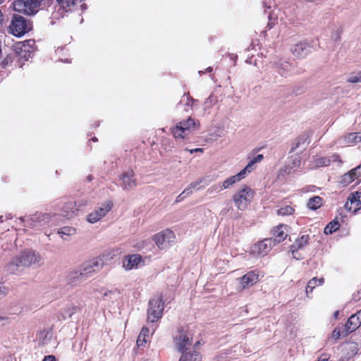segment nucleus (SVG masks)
I'll use <instances>...</instances> for the list:
<instances>
[{
  "label": "nucleus",
  "instance_id": "4be33fe9",
  "mask_svg": "<svg viewBox=\"0 0 361 361\" xmlns=\"http://www.w3.org/2000/svg\"><path fill=\"white\" fill-rule=\"evenodd\" d=\"M240 279L242 288H245L255 284L259 281V274L255 271H250Z\"/></svg>",
  "mask_w": 361,
  "mask_h": 361
},
{
  "label": "nucleus",
  "instance_id": "e433bc0d",
  "mask_svg": "<svg viewBox=\"0 0 361 361\" xmlns=\"http://www.w3.org/2000/svg\"><path fill=\"white\" fill-rule=\"evenodd\" d=\"M340 225L337 220H334L331 221L324 228V233L331 234L334 231H337L339 228Z\"/></svg>",
  "mask_w": 361,
  "mask_h": 361
},
{
  "label": "nucleus",
  "instance_id": "ea45409f",
  "mask_svg": "<svg viewBox=\"0 0 361 361\" xmlns=\"http://www.w3.org/2000/svg\"><path fill=\"white\" fill-rule=\"evenodd\" d=\"M347 81L350 83L361 82V71L350 74L348 78Z\"/></svg>",
  "mask_w": 361,
  "mask_h": 361
},
{
  "label": "nucleus",
  "instance_id": "72a5a7b5",
  "mask_svg": "<svg viewBox=\"0 0 361 361\" xmlns=\"http://www.w3.org/2000/svg\"><path fill=\"white\" fill-rule=\"evenodd\" d=\"M263 159V155L262 154H258L255 157H254L247 164V166L243 169V171L247 175V173H250L253 169H254V165L256 163L260 162Z\"/></svg>",
  "mask_w": 361,
  "mask_h": 361
},
{
  "label": "nucleus",
  "instance_id": "09e8293b",
  "mask_svg": "<svg viewBox=\"0 0 361 361\" xmlns=\"http://www.w3.org/2000/svg\"><path fill=\"white\" fill-rule=\"evenodd\" d=\"M185 150L190 152V154H193L195 152H203V149L202 148H195V149H189L188 148H185Z\"/></svg>",
  "mask_w": 361,
  "mask_h": 361
},
{
  "label": "nucleus",
  "instance_id": "1a4fd4ad",
  "mask_svg": "<svg viewBox=\"0 0 361 361\" xmlns=\"http://www.w3.org/2000/svg\"><path fill=\"white\" fill-rule=\"evenodd\" d=\"M175 238L174 233L169 229H166L156 234L153 240L159 249H166L170 246L171 243L174 242Z\"/></svg>",
  "mask_w": 361,
  "mask_h": 361
},
{
  "label": "nucleus",
  "instance_id": "4468645a",
  "mask_svg": "<svg viewBox=\"0 0 361 361\" xmlns=\"http://www.w3.org/2000/svg\"><path fill=\"white\" fill-rule=\"evenodd\" d=\"M301 159L299 156H292L287 165L282 168L279 172V178H284L287 174L295 171L300 165Z\"/></svg>",
  "mask_w": 361,
  "mask_h": 361
},
{
  "label": "nucleus",
  "instance_id": "7ed1b4c3",
  "mask_svg": "<svg viewBox=\"0 0 361 361\" xmlns=\"http://www.w3.org/2000/svg\"><path fill=\"white\" fill-rule=\"evenodd\" d=\"M51 218L52 216L49 214L36 213L29 216L27 219L20 217V220L25 222L26 226L39 230L49 225V222L51 221Z\"/></svg>",
  "mask_w": 361,
  "mask_h": 361
},
{
  "label": "nucleus",
  "instance_id": "20e7f679",
  "mask_svg": "<svg viewBox=\"0 0 361 361\" xmlns=\"http://www.w3.org/2000/svg\"><path fill=\"white\" fill-rule=\"evenodd\" d=\"M255 192L247 185H243L233 196V201L240 210H244L251 202Z\"/></svg>",
  "mask_w": 361,
  "mask_h": 361
},
{
  "label": "nucleus",
  "instance_id": "393cba45",
  "mask_svg": "<svg viewBox=\"0 0 361 361\" xmlns=\"http://www.w3.org/2000/svg\"><path fill=\"white\" fill-rule=\"evenodd\" d=\"M343 143L346 145H356L361 142V132L350 133L342 137Z\"/></svg>",
  "mask_w": 361,
  "mask_h": 361
},
{
  "label": "nucleus",
  "instance_id": "58836bf2",
  "mask_svg": "<svg viewBox=\"0 0 361 361\" xmlns=\"http://www.w3.org/2000/svg\"><path fill=\"white\" fill-rule=\"evenodd\" d=\"M231 353H233V356L240 355L245 353V350L241 344H236L231 350Z\"/></svg>",
  "mask_w": 361,
  "mask_h": 361
},
{
  "label": "nucleus",
  "instance_id": "a211bd4d",
  "mask_svg": "<svg viewBox=\"0 0 361 361\" xmlns=\"http://www.w3.org/2000/svg\"><path fill=\"white\" fill-rule=\"evenodd\" d=\"M142 266H144V261L140 255L128 256L123 261V267L126 270L137 269Z\"/></svg>",
  "mask_w": 361,
  "mask_h": 361
},
{
  "label": "nucleus",
  "instance_id": "cd10ccee",
  "mask_svg": "<svg viewBox=\"0 0 361 361\" xmlns=\"http://www.w3.org/2000/svg\"><path fill=\"white\" fill-rule=\"evenodd\" d=\"M274 238L272 239L274 240V243L275 245L283 241L287 236V235L284 232V228L283 226L276 227L274 229Z\"/></svg>",
  "mask_w": 361,
  "mask_h": 361
},
{
  "label": "nucleus",
  "instance_id": "79ce46f5",
  "mask_svg": "<svg viewBox=\"0 0 361 361\" xmlns=\"http://www.w3.org/2000/svg\"><path fill=\"white\" fill-rule=\"evenodd\" d=\"M309 240V235H302L300 238H298L295 241V246L298 247V248L300 249L302 248L305 245H306Z\"/></svg>",
  "mask_w": 361,
  "mask_h": 361
},
{
  "label": "nucleus",
  "instance_id": "13d9d810",
  "mask_svg": "<svg viewBox=\"0 0 361 361\" xmlns=\"http://www.w3.org/2000/svg\"><path fill=\"white\" fill-rule=\"evenodd\" d=\"M295 252H296V251H295V250H293V251H292V254H293V257H294V258L298 259V258H297V257H296V256H295Z\"/></svg>",
  "mask_w": 361,
  "mask_h": 361
},
{
  "label": "nucleus",
  "instance_id": "c756f323",
  "mask_svg": "<svg viewBox=\"0 0 361 361\" xmlns=\"http://www.w3.org/2000/svg\"><path fill=\"white\" fill-rule=\"evenodd\" d=\"M324 279L320 278L317 279L316 277L312 278L311 280L309 281L307 283V287H306V295L307 297H309V293L312 292L313 289L317 286L323 284L324 283Z\"/></svg>",
  "mask_w": 361,
  "mask_h": 361
},
{
  "label": "nucleus",
  "instance_id": "e2e57ef3",
  "mask_svg": "<svg viewBox=\"0 0 361 361\" xmlns=\"http://www.w3.org/2000/svg\"><path fill=\"white\" fill-rule=\"evenodd\" d=\"M207 71H212V68H209L207 69Z\"/></svg>",
  "mask_w": 361,
  "mask_h": 361
},
{
  "label": "nucleus",
  "instance_id": "6e6552de",
  "mask_svg": "<svg viewBox=\"0 0 361 361\" xmlns=\"http://www.w3.org/2000/svg\"><path fill=\"white\" fill-rule=\"evenodd\" d=\"M21 261L22 259L18 254L13 256L5 264L4 271L8 274H13L16 276L23 274L26 268Z\"/></svg>",
  "mask_w": 361,
  "mask_h": 361
},
{
  "label": "nucleus",
  "instance_id": "c85d7f7f",
  "mask_svg": "<svg viewBox=\"0 0 361 361\" xmlns=\"http://www.w3.org/2000/svg\"><path fill=\"white\" fill-rule=\"evenodd\" d=\"M57 233L63 239L67 240L65 236H71L76 233V229L71 226H63L57 231Z\"/></svg>",
  "mask_w": 361,
  "mask_h": 361
},
{
  "label": "nucleus",
  "instance_id": "2f4dec72",
  "mask_svg": "<svg viewBox=\"0 0 361 361\" xmlns=\"http://www.w3.org/2000/svg\"><path fill=\"white\" fill-rule=\"evenodd\" d=\"M149 338V329L146 327H143L137 339V345L138 346H144Z\"/></svg>",
  "mask_w": 361,
  "mask_h": 361
},
{
  "label": "nucleus",
  "instance_id": "a878e982",
  "mask_svg": "<svg viewBox=\"0 0 361 361\" xmlns=\"http://www.w3.org/2000/svg\"><path fill=\"white\" fill-rule=\"evenodd\" d=\"M276 67L279 69L280 74L283 76L291 74V65L288 61H279L276 63Z\"/></svg>",
  "mask_w": 361,
  "mask_h": 361
},
{
  "label": "nucleus",
  "instance_id": "f03ea898",
  "mask_svg": "<svg viewBox=\"0 0 361 361\" xmlns=\"http://www.w3.org/2000/svg\"><path fill=\"white\" fill-rule=\"evenodd\" d=\"M42 0H16L13 3L15 11L27 15L33 16L39 10Z\"/></svg>",
  "mask_w": 361,
  "mask_h": 361
},
{
  "label": "nucleus",
  "instance_id": "f8f14e48",
  "mask_svg": "<svg viewBox=\"0 0 361 361\" xmlns=\"http://www.w3.org/2000/svg\"><path fill=\"white\" fill-rule=\"evenodd\" d=\"M344 208L353 214L361 209V192L351 193L345 204Z\"/></svg>",
  "mask_w": 361,
  "mask_h": 361
},
{
  "label": "nucleus",
  "instance_id": "37998d69",
  "mask_svg": "<svg viewBox=\"0 0 361 361\" xmlns=\"http://www.w3.org/2000/svg\"><path fill=\"white\" fill-rule=\"evenodd\" d=\"M199 182H193L191 183L183 192L182 195H185L186 196L192 194L193 189H195L198 185Z\"/></svg>",
  "mask_w": 361,
  "mask_h": 361
},
{
  "label": "nucleus",
  "instance_id": "b1692460",
  "mask_svg": "<svg viewBox=\"0 0 361 361\" xmlns=\"http://www.w3.org/2000/svg\"><path fill=\"white\" fill-rule=\"evenodd\" d=\"M246 176L245 173L241 170L238 173L228 177L222 183L223 189H227L233 185L235 183L240 181Z\"/></svg>",
  "mask_w": 361,
  "mask_h": 361
},
{
  "label": "nucleus",
  "instance_id": "f257e3e1",
  "mask_svg": "<svg viewBox=\"0 0 361 361\" xmlns=\"http://www.w3.org/2000/svg\"><path fill=\"white\" fill-rule=\"evenodd\" d=\"M23 264L25 268H39L44 264V258L42 255L35 250L25 249L19 254Z\"/></svg>",
  "mask_w": 361,
  "mask_h": 361
},
{
  "label": "nucleus",
  "instance_id": "603ef678",
  "mask_svg": "<svg viewBox=\"0 0 361 361\" xmlns=\"http://www.w3.org/2000/svg\"><path fill=\"white\" fill-rule=\"evenodd\" d=\"M214 102V99L212 98V97H209V98H207V99L205 101V106L207 107H209L210 106V105L212 104V103Z\"/></svg>",
  "mask_w": 361,
  "mask_h": 361
},
{
  "label": "nucleus",
  "instance_id": "5701e85b",
  "mask_svg": "<svg viewBox=\"0 0 361 361\" xmlns=\"http://www.w3.org/2000/svg\"><path fill=\"white\" fill-rule=\"evenodd\" d=\"M80 210V206H78L76 202H68L64 204L62 208L63 216L68 219H71L78 214Z\"/></svg>",
  "mask_w": 361,
  "mask_h": 361
},
{
  "label": "nucleus",
  "instance_id": "4c0bfd02",
  "mask_svg": "<svg viewBox=\"0 0 361 361\" xmlns=\"http://www.w3.org/2000/svg\"><path fill=\"white\" fill-rule=\"evenodd\" d=\"M314 166L322 167L324 166H328L330 163V160L326 157H314Z\"/></svg>",
  "mask_w": 361,
  "mask_h": 361
},
{
  "label": "nucleus",
  "instance_id": "49530a36",
  "mask_svg": "<svg viewBox=\"0 0 361 361\" xmlns=\"http://www.w3.org/2000/svg\"><path fill=\"white\" fill-rule=\"evenodd\" d=\"M8 293V288L0 283V298L6 296Z\"/></svg>",
  "mask_w": 361,
  "mask_h": 361
},
{
  "label": "nucleus",
  "instance_id": "f704fd0d",
  "mask_svg": "<svg viewBox=\"0 0 361 361\" xmlns=\"http://www.w3.org/2000/svg\"><path fill=\"white\" fill-rule=\"evenodd\" d=\"M34 44L35 42L33 40L25 42L20 47V56L26 58L27 54L30 56V52L31 51L30 49Z\"/></svg>",
  "mask_w": 361,
  "mask_h": 361
},
{
  "label": "nucleus",
  "instance_id": "c03bdc74",
  "mask_svg": "<svg viewBox=\"0 0 361 361\" xmlns=\"http://www.w3.org/2000/svg\"><path fill=\"white\" fill-rule=\"evenodd\" d=\"M77 310L78 307L76 306H72L71 307L65 309L63 313V317L64 318L71 317L75 312H76Z\"/></svg>",
  "mask_w": 361,
  "mask_h": 361
},
{
  "label": "nucleus",
  "instance_id": "3c124183",
  "mask_svg": "<svg viewBox=\"0 0 361 361\" xmlns=\"http://www.w3.org/2000/svg\"><path fill=\"white\" fill-rule=\"evenodd\" d=\"M305 140L300 139V140H298V142H297V144H296L295 147H293V148L291 149V151H293V150H295L296 148L299 147V146L301 145V143H302V145H304V144H305Z\"/></svg>",
  "mask_w": 361,
  "mask_h": 361
},
{
  "label": "nucleus",
  "instance_id": "bf43d9fd",
  "mask_svg": "<svg viewBox=\"0 0 361 361\" xmlns=\"http://www.w3.org/2000/svg\"><path fill=\"white\" fill-rule=\"evenodd\" d=\"M111 291L106 292V293H104V296H107L109 294H111Z\"/></svg>",
  "mask_w": 361,
  "mask_h": 361
},
{
  "label": "nucleus",
  "instance_id": "5fc2aeb1",
  "mask_svg": "<svg viewBox=\"0 0 361 361\" xmlns=\"http://www.w3.org/2000/svg\"><path fill=\"white\" fill-rule=\"evenodd\" d=\"M186 197L185 195H182L180 194L177 197H176V202H181L185 197Z\"/></svg>",
  "mask_w": 361,
  "mask_h": 361
},
{
  "label": "nucleus",
  "instance_id": "9d476101",
  "mask_svg": "<svg viewBox=\"0 0 361 361\" xmlns=\"http://www.w3.org/2000/svg\"><path fill=\"white\" fill-rule=\"evenodd\" d=\"M112 207L113 203L111 201H106L94 211L87 215V221L91 224L97 222L106 216V214L111 209Z\"/></svg>",
  "mask_w": 361,
  "mask_h": 361
},
{
  "label": "nucleus",
  "instance_id": "c9c22d12",
  "mask_svg": "<svg viewBox=\"0 0 361 361\" xmlns=\"http://www.w3.org/2000/svg\"><path fill=\"white\" fill-rule=\"evenodd\" d=\"M201 356L199 353L194 351L192 353L183 355L179 361H200Z\"/></svg>",
  "mask_w": 361,
  "mask_h": 361
},
{
  "label": "nucleus",
  "instance_id": "423d86ee",
  "mask_svg": "<svg viewBox=\"0 0 361 361\" xmlns=\"http://www.w3.org/2000/svg\"><path fill=\"white\" fill-rule=\"evenodd\" d=\"M164 310V302L159 297H154L149 302L147 310V319L150 322H154L160 319Z\"/></svg>",
  "mask_w": 361,
  "mask_h": 361
},
{
  "label": "nucleus",
  "instance_id": "ddd939ff",
  "mask_svg": "<svg viewBox=\"0 0 361 361\" xmlns=\"http://www.w3.org/2000/svg\"><path fill=\"white\" fill-rule=\"evenodd\" d=\"M274 245L272 238H265L252 247V252L258 255H265Z\"/></svg>",
  "mask_w": 361,
  "mask_h": 361
},
{
  "label": "nucleus",
  "instance_id": "680f3d73",
  "mask_svg": "<svg viewBox=\"0 0 361 361\" xmlns=\"http://www.w3.org/2000/svg\"><path fill=\"white\" fill-rule=\"evenodd\" d=\"M87 178H88V180H89L90 181L91 180V176H88V177H87Z\"/></svg>",
  "mask_w": 361,
  "mask_h": 361
},
{
  "label": "nucleus",
  "instance_id": "de8ad7c7",
  "mask_svg": "<svg viewBox=\"0 0 361 361\" xmlns=\"http://www.w3.org/2000/svg\"><path fill=\"white\" fill-rule=\"evenodd\" d=\"M341 331L338 329H334V331L332 332V337L335 339H338L341 336Z\"/></svg>",
  "mask_w": 361,
  "mask_h": 361
},
{
  "label": "nucleus",
  "instance_id": "aec40b11",
  "mask_svg": "<svg viewBox=\"0 0 361 361\" xmlns=\"http://www.w3.org/2000/svg\"><path fill=\"white\" fill-rule=\"evenodd\" d=\"M310 51V45L305 42L297 43L291 48L292 54L298 59L305 58L309 54Z\"/></svg>",
  "mask_w": 361,
  "mask_h": 361
},
{
  "label": "nucleus",
  "instance_id": "dca6fc26",
  "mask_svg": "<svg viewBox=\"0 0 361 361\" xmlns=\"http://www.w3.org/2000/svg\"><path fill=\"white\" fill-rule=\"evenodd\" d=\"M176 348L178 351L183 352L191 345V339L186 332L180 331L174 338Z\"/></svg>",
  "mask_w": 361,
  "mask_h": 361
},
{
  "label": "nucleus",
  "instance_id": "6e6d98bb",
  "mask_svg": "<svg viewBox=\"0 0 361 361\" xmlns=\"http://www.w3.org/2000/svg\"><path fill=\"white\" fill-rule=\"evenodd\" d=\"M356 314L359 317L360 319L361 320V310L358 311Z\"/></svg>",
  "mask_w": 361,
  "mask_h": 361
},
{
  "label": "nucleus",
  "instance_id": "052dcab7",
  "mask_svg": "<svg viewBox=\"0 0 361 361\" xmlns=\"http://www.w3.org/2000/svg\"><path fill=\"white\" fill-rule=\"evenodd\" d=\"M5 319H7L4 318V317H0V322H1L2 320H5Z\"/></svg>",
  "mask_w": 361,
  "mask_h": 361
},
{
  "label": "nucleus",
  "instance_id": "412c9836",
  "mask_svg": "<svg viewBox=\"0 0 361 361\" xmlns=\"http://www.w3.org/2000/svg\"><path fill=\"white\" fill-rule=\"evenodd\" d=\"M361 325V320L360 319L359 317L355 314L350 316V317L348 319L345 329L344 331L342 332L343 334L347 335L348 333L355 331L356 329H357Z\"/></svg>",
  "mask_w": 361,
  "mask_h": 361
},
{
  "label": "nucleus",
  "instance_id": "0eeeda50",
  "mask_svg": "<svg viewBox=\"0 0 361 361\" xmlns=\"http://www.w3.org/2000/svg\"><path fill=\"white\" fill-rule=\"evenodd\" d=\"M30 29V25L26 23L25 18L15 15L8 26L11 33L16 37H20L27 32Z\"/></svg>",
  "mask_w": 361,
  "mask_h": 361
},
{
  "label": "nucleus",
  "instance_id": "2eb2a0df",
  "mask_svg": "<svg viewBox=\"0 0 361 361\" xmlns=\"http://www.w3.org/2000/svg\"><path fill=\"white\" fill-rule=\"evenodd\" d=\"M87 279L84 274L82 269H73L68 273L66 276L67 283L71 286H75Z\"/></svg>",
  "mask_w": 361,
  "mask_h": 361
},
{
  "label": "nucleus",
  "instance_id": "8fccbe9b",
  "mask_svg": "<svg viewBox=\"0 0 361 361\" xmlns=\"http://www.w3.org/2000/svg\"><path fill=\"white\" fill-rule=\"evenodd\" d=\"M77 203H78V206H80V209L81 208L87 206L88 204V202H87V200H84L79 201Z\"/></svg>",
  "mask_w": 361,
  "mask_h": 361
},
{
  "label": "nucleus",
  "instance_id": "a19ab883",
  "mask_svg": "<svg viewBox=\"0 0 361 361\" xmlns=\"http://www.w3.org/2000/svg\"><path fill=\"white\" fill-rule=\"evenodd\" d=\"M294 212V209L293 207L290 206H286L283 207H281L277 210V214L281 216H286V215H290L292 214Z\"/></svg>",
  "mask_w": 361,
  "mask_h": 361
},
{
  "label": "nucleus",
  "instance_id": "7c9ffc66",
  "mask_svg": "<svg viewBox=\"0 0 361 361\" xmlns=\"http://www.w3.org/2000/svg\"><path fill=\"white\" fill-rule=\"evenodd\" d=\"M323 204L322 199L319 196H314L310 198L307 204V207L312 210H316Z\"/></svg>",
  "mask_w": 361,
  "mask_h": 361
},
{
  "label": "nucleus",
  "instance_id": "473e14b6",
  "mask_svg": "<svg viewBox=\"0 0 361 361\" xmlns=\"http://www.w3.org/2000/svg\"><path fill=\"white\" fill-rule=\"evenodd\" d=\"M82 0H57L59 4L63 8L71 10L74 6H78Z\"/></svg>",
  "mask_w": 361,
  "mask_h": 361
},
{
  "label": "nucleus",
  "instance_id": "9b49d317",
  "mask_svg": "<svg viewBox=\"0 0 361 361\" xmlns=\"http://www.w3.org/2000/svg\"><path fill=\"white\" fill-rule=\"evenodd\" d=\"M104 265V263L103 259L97 257L84 263L81 269L83 271L84 274H85L87 277H89L92 274L100 271L103 268Z\"/></svg>",
  "mask_w": 361,
  "mask_h": 361
},
{
  "label": "nucleus",
  "instance_id": "6ab92c4d",
  "mask_svg": "<svg viewBox=\"0 0 361 361\" xmlns=\"http://www.w3.org/2000/svg\"><path fill=\"white\" fill-rule=\"evenodd\" d=\"M361 180V165L350 170L348 173L342 176V183L345 185H348L352 182L356 180L360 182Z\"/></svg>",
  "mask_w": 361,
  "mask_h": 361
},
{
  "label": "nucleus",
  "instance_id": "f3484780",
  "mask_svg": "<svg viewBox=\"0 0 361 361\" xmlns=\"http://www.w3.org/2000/svg\"><path fill=\"white\" fill-rule=\"evenodd\" d=\"M134 176L135 173L131 170H129L121 175V180L122 181L121 185L123 190H131L136 187L137 182Z\"/></svg>",
  "mask_w": 361,
  "mask_h": 361
},
{
  "label": "nucleus",
  "instance_id": "4d7b16f0",
  "mask_svg": "<svg viewBox=\"0 0 361 361\" xmlns=\"http://www.w3.org/2000/svg\"><path fill=\"white\" fill-rule=\"evenodd\" d=\"M333 157L334 158V160H338L339 158L338 155L336 154L334 155Z\"/></svg>",
  "mask_w": 361,
  "mask_h": 361
},
{
  "label": "nucleus",
  "instance_id": "39448f33",
  "mask_svg": "<svg viewBox=\"0 0 361 361\" xmlns=\"http://www.w3.org/2000/svg\"><path fill=\"white\" fill-rule=\"evenodd\" d=\"M195 129H197V126L195 121L189 117L186 121L177 123L171 130V133L176 139H185Z\"/></svg>",
  "mask_w": 361,
  "mask_h": 361
},
{
  "label": "nucleus",
  "instance_id": "a18cd8bd",
  "mask_svg": "<svg viewBox=\"0 0 361 361\" xmlns=\"http://www.w3.org/2000/svg\"><path fill=\"white\" fill-rule=\"evenodd\" d=\"M223 187L221 185H214L207 189V192L208 194H213L214 192H219L222 191Z\"/></svg>",
  "mask_w": 361,
  "mask_h": 361
},
{
  "label": "nucleus",
  "instance_id": "864d4df0",
  "mask_svg": "<svg viewBox=\"0 0 361 361\" xmlns=\"http://www.w3.org/2000/svg\"><path fill=\"white\" fill-rule=\"evenodd\" d=\"M42 361H56V358L54 355L45 356Z\"/></svg>",
  "mask_w": 361,
  "mask_h": 361
},
{
  "label": "nucleus",
  "instance_id": "bb28decb",
  "mask_svg": "<svg viewBox=\"0 0 361 361\" xmlns=\"http://www.w3.org/2000/svg\"><path fill=\"white\" fill-rule=\"evenodd\" d=\"M37 338L39 343L42 345H45L51 341L52 338V333L49 329H44L38 333Z\"/></svg>",
  "mask_w": 361,
  "mask_h": 361
},
{
  "label": "nucleus",
  "instance_id": "0e129e2a",
  "mask_svg": "<svg viewBox=\"0 0 361 361\" xmlns=\"http://www.w3.org/2000/svg\"><path fill=\"white\" fill-rule=\"evenodd\" d=\"M338 314V312H335V316H336Z\"/></svg>",
  "mask_w": 361,
  "mask_h": 361
}]
</instances>
